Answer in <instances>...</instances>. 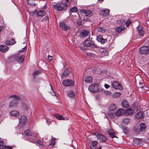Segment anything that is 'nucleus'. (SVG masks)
Instances as JSON below:
<instances>
[{"mask_svg":"<svg viewBox=\"0 0 149 149\" xmlns=\"http://www.w3.org/2000/svg\"><path fill=\"white\" fill-rule=\"evenodd\" d=\"M22 107L24 110H27L29 108L28 105L25 104H23Z\"/></svg>","mask_w":149,"mask_h":149,"instance_id":"37998d69","label":"nucleus"},{"mask_svg":"<svg viewBox=\"0 0 149 149\" xmlns=\"http://www.w3.org/2000/svg\"><path fill=\"white\" fill-rule=\"evenodd\" d=\"M110 119H112L114 118V114L112 113H109L108 114Z\"/></svg>","mask_w":149,"mask_h":149,"instance_id":"09e8293b","label":"nucleus"},{"mask_svg":"<svg viewBox=\"0 0 149 149\" xmlns=\"http://www.w3.org/2000/svg\"><path fill=\"white\" fill-rule=\"evenodd\" d=\"M97 40L99 42H100L101 44H103L107 41V39H104L101 35H99L97 36Z\"/></svg>","mask_w":149,"mask_h":149,"instance_id":"ddd939ff","label":"nucleus"},{"mask_svg":"<svg viewBox=\"0 0 149 149\" xmlns=\"http://www.w3.org/2000/svg\"><path fill=\"white\" fill-rule=\"evenodd\" d=\"M8 49V47L5 45H0V51L5 53L7 52Z\"/></svg>","mask_w":149,"mask_h":149,"instance_id":"f3484780","label":"nucleus"},{"mask_svg":"<svg viewBox=\"0 0 149 149\" xmlns=\"http://www.w3.org/2000/svg\"><path fill=\"white\" fill-rule=\"evenodd\" d=\"M19 119V125L21 126L24 125L27 120L26 117L24 116H22Z\"/></svg>","mask_w":149,"mask_h":149,"instance_id":"0eeeda50","label":"nucleus"},{"mask_svg":"<svg viewBox=\"0 0 149 149\" xmlns=\"http://www.w3.org/2000/svg\"><path fill=\"white\" fill-rule=\"evenodd\" d=\"M97 142L96 141H93L90 145V147L91 149H94L97 146Z\"/></svg>","mask_w":149,"mask_h":149,"instance_id":"bb28decb","label":"nucleus"},{"mask_svg":"<svg viewBox=\"0 0 149 149\" xmlns=\"http://www.w3.org/2000/svg\"><path fill=\"white\" fill-rule=\"evenodd\" d=\"M9 98L15 99L18 100H20V98L19 96L15 95H11L9 97Z\"/></svg>","mask_w":149,"mask_h":149,"instance_id":"58836bf2","label":"nucleus"},{"mask_svg":"<svg viewBox=\"0 0 149 149\" xmlns=\"http://www.w3.org/2000/svg\"><path fill=\"white\" fill-rule=\"evenodd\" d=\"M10 115L17 116H18L19 115V113L18 111L16 110H13L10 112Z\"/></svg>","mask_w":149,"mask_h":149,"instance_id":"c756f323","label":"nucleus"},{"mask_svg":"<svg viewBox=\"0 0 149 149\" xmlns=\"http://www.w3.org/2000/svg\"><path fill=\"white\" fill-rule=\"evenodd\" d=\"M121 95V94L120 93H116L114 96H119Z\"/></svg>","mask_w":149,"mask_h":149,"instance_id":"052dcab7","label":"nucleus"},{"mask_svg":"<svg viewBox=\"0 0 149 149\" xmlns=\"http://www.w3.org/2000/svg\"><path fill=\"white\" fill-rule=\"evenodd\" d=\"M130 121V120L129 118H125L123 120V123L125 124H127L129 123Z\"/></svg>","mask_w":149,"mask_h":149,"instance_id":"ea45409f","label":"nucleus"},{"mask_svg":"<svg viewBox=\"0 0 149 149\" xmlns=\"http://www.w3.org/2000/svg\"><path fill=\"white\" fill-rule=\"evenodd\" d=\"M143 114L142 111L138 112L135 115L136 117L138 119H141L143 117Z\"/></svg>","mask_w":149,"mask_h":149,"instance_id":"a878e982","label":"nucleus"},{"mask_svg":"<svg viewBox=\"0 0 149 149\" xmlns=\"http://www.w3.org/2000/svg\"><path fill=\"white\" fill-rule=\"evenodd\" d=\"M25 56L24 55H22L18 56L17 58V61L19 63H22L24 62Z\"/></svg>","mask_w":149,"mask_h":149,"instance_id":"393cba45","label":"nucleus"},{"mask_svg":"<svg viewBox=\"0 0 149 149\" xmlns=\"http://www.w3.org/2000/svg\"><path fill=\"white\" fill-rule=\"evenodd\" d=\"M146 125L145 123H141L140 124V127L139 129V132H142L145 130Z\"/></svg>","mask_w":149,"mask_h":149,"instance_id":"4be33fe9","label":"nucleus"},{"mask_svg":"<svg viewBox=\"0 0 149 149\" xmlns=\"http://www.w3.org/2000/svg\"><path fill=\"white\" fill-rule=\"evenodd\" d=\"M4 143L3 141H0V148H3Z\"/></svg>","mask_w":149,"mask_h":149,"instance_id":"8fccbe9b","label":"nucleus"},{"mask_svg":"<svg viewBox=\"0 0 149 149\" xmlns=\"http://www.w3.org/2000/svg\"><path fill=\"white\" fill-rule=\"evenodd\" d=\"M88 90L91 93H95L99 91V85L97 84L93 83L88 87Z\"/></svg>","mask_w":149,"mask_h":149,"instance_id":"f03ea898","label":"nucleus"},{"mask_svg":"<svg viewBox=\"0 0 149 149\" xmlns=\"http://www.w3.org/2000/svg\"><path fill=\"white\" fill-rule=\"evenodd\" d=\"M134 112V111L132 108H129L127 109L125 112V114L127 115H132Z\"/></svg>","mask_w":149,"mask_h":149,"instance_id":"aec40b11","label":"nucleus"},{"mask_svg":"<svg viewBox=\"0 0 149 149\" xmlns=\"http://www.w3.org/2000/svg\"><path fill=\"white\" fill-rule=\"evenodd\" d=\"M100 52H101V53H102V54L103 55H106L107 54V52L105 50H104L103 49H100Z\"/></svg>","mask_w":149,"mask_h":149,"instance_id":"a18cd8bd","label":"nucleus"},{"mask_svg":"<svg viewBox=\"0 0 149 149\" xmlns=\"http://www.w3.org/2000/svg\"><path fill=\"white\" fill-rule=\"evenodd\" d=\"M49 20V18L48 16H47L45 17H44L42 18L41 20V22H46L47 21H48Z\"/></svg>","mask_w":149,"mask_h":149,"instance_id":"79ce46f5","label":"nucleus"},{"mask_svg":"<svg viewBox=\"0 0 149 149\" xmlns=\"http://www.w3.org/2000/svg\"><path fill=\"white\" fill-rule=\"evenodd\" d=\"M137 30H138V31L142 30V26H138L137 27Z\"/></svg>","mask_w":149,"mask_h":149,"instance_id":"5fc2aeb1","label":"nucleus"},{"mask_svg":"<svg viewBox=\"0 0 149 149\" xmlns=\"http://www.w3.org/2000/svg\"><path fill=\"white\" fill-rule=\"evenodd\" d=\"M133 144L134 146H136L139 144L140 141L139 139H135L133 141Z\"/></svg>","mask_w":149,"mask_h":149,"instance_id":"e433bc0d","label":"nucleus"},{"mask_svg":"<svg viewBox=\"0 0 149 149\" xmlns=\"http://www.w3.org/2000/svg\"><path fill=\"white\" fill-rule=\"evenodd\" d=\"M124 112V110L122 109H118L116 112L115 114L116 116H119L122 115Z\"/></svg>","mask_w":149,"mask_h":149,"instance_id":"b1692460","label":"nucleus"},{"mask_svg":"<svg viewBox=\"0 0 149 149\" xmlns=\"http://www.w3.org/2000/svg\"><path fill=\"white\" fill-rule=\"evenodd\" d=\"M93 134L94 135L96 136V137H97V135H98V134H100L97 133V132H94Z\"/></svg>","mask_w":149,"mask_h":149,"instance_id":"e2e57ef3","label":"nucleus"},{"mask_svg":"<svg viewBox=\"0 0 149 149\" xmlns=\"http://www.w3.org/2000/svg\"><path fill=\"white\" fill-rule=\"evenodd\" d=\"M40 73V71L39 70H38L35 71L33 73V76L35 77L36 76L38 75Z\"/></svg>","mask_w":149,"mask_h":149,"instance_id":"a19ab883","label":"nucleus"},{"mask_svg":"<svg viewBox=\"0 0 149 149\" xmlns=\"http://www.w3.org/2000/svg\"><path fill=\"white\" fill-rule=\"evenodd\" d=\"M111 85L113 88L116 89L122 90L123 89L121 84L117 81H113L111 83Z\"/></svg>","mask_w":149,"mask_h":149,"instance_id":"39448f33","label":"nucleus"},{"mask_svg":"<svg viewBox=\"0 0 149 149\" xmlns=\"http://www.w3.org/2000/svg\"><path fill=\"white\" fill-rule=\"evenodd\" d=\"M13 148L12 146H3V149H12Z\"/></svg>","mask_w":149,"mask_h":149,"instance_id":"de8ad7c7","label":"nucleus"},{"mask_svg":"<svg viewBox=\"0 0 149 149\" xmlns=\"http://www.w3.org/2000/svg\"><path fill=\"white\" fill-rule=\"evenodd\" d=\"M97 137L101 142H104L107 139L106 137L104 135L101 134L97 135Z\"/></svg>","mask_w":149,"mask_h":149,"instance_id":"9b49d317","label":"nucleus"},{"mask_svg":"<svg viewBox=\"0 0 149 149\" xmlns=\"http://www.w3.org/2000/svg\"><path fill=\"white\" fill-rule=\"evenodd\" d=\"M80 13L83 14H85L86 16L90 17L93 15V13L91 11L86 9H81L80 10Z\"/></svg>","mask_w":149,"mask_h":149,"instance_id":"423d86ee","label":"nucleus"},{"mask_svg":"<svg viewBox=\"0 0 149 149\" xmlns=\"http://www.w3.org/2000/svg\"><path fill=\"white\" fill-rule=\"evenodd\" d=\"M105 88H108L110 87V86L107 84H105L104 85Z\"/></svg>","mask_w":149,"mask_h":149,"instance_id":"bf43d9fd","label":"nucleus"},{"mask_svg":"<svg viewBox=\"0 0 149 149\" xmlns=\"http://www.w3.org/2000/svg\"><path fill=\"white\" fill-rule=\"evenodd\" d=\"M53 58V57L52 56H51L50 55H48V56L47 58L50 61Z\"/></svg>","mask_w":149,"mask_h":149,"instance_id":"4d7b16f0","label":"nucleus"},{"mask_svg":"<svg viewBox=\"0 0 149 149\" xmlns=\"http://www.w3.org/2000/svg\"><path fill=\"white\" fill-rule=\"evenodd\" d=\"M45 11L40 10L37 12V15L38 17H42L45 15Z\"/></svg>","mask_w":149,"mask_h":149,"instance_id":"7c9ffc66","label":"nucleus"},{"mask_svg":"<svg viewBox=\"0 0 149 149\" xmlns=\"http://www.w3.org/2000/svg\"><path fill=\"white\" fill-rule=\"evenodd\" d=\"M60 27L63 30L66 31L70 29V26H67L66 24L63 22H61L60 24Z\"/></svg>","mask_w":149,"mask_h":149,"instance_id":"f8f14e48","label":"nucleus"},{"mask_svg":"<svg viewBox=\"0 0 149 149\" xmlns=\"http://www.w3.org/2000/svg\"><path fill=\"white\" fill-rule=\"evenodd\" d=\"M139 53L141 54L146 55L149 54V48L147 46H142L139 49Z\"/></svg>","mask_w":149,"mask_h":149,"instance_id":"7ed1b4c3","label":"nucleus"},{"mask_svg":"<svg viewBox=\"0 0 149 149\" xmlns=\"http://www.w3.org/2000/svg\"><path fill=\"white\" fill-rule=\"evenodd\" d=\"M97 29L98 31L99 32H101V33H103L106 30V29L104 28L103 27H100V26L98 27L97 28Z\"/></svg>","mask_w":149,"mask_h":149,"instance_id":"473e14b6","label":"nucleus"},{"mask_svg":"<svg viewBox=\"0 0 149 149\" xmlns=\"http://www.w3.org/2000/svg\"><path fill=\"white\" fill-rule=\"evenodd\" d=\"M106 93H107L106 94H107L109 95H110L111 94V92L110 91H108V92H106Z\"/></svg>","mask_w":149,"mask_h":149,"instance_id":"0e129e2a","label":"nucleus"},{"mask_svg":"<svg viewBox=\"0 0 149 149\" xmlns=\"http://www.w3.org/2000/svg\"><path fill=\"white\" fill-rule=\"evenodd\" d=\"M93 47H95V48H97L98 47V46L95 45V44H94L92 42L91 43V45Z\"/></svg>","mask_w":149,"mask_h":149,"instance_id":"6e6d98bb","label":"nucleus"},{"mask_svg":"<svg viewBox=\"0 0 149 149\" xmlns=\"http://www.w3.org/2000/svg\"><path fill=\"white\" fill-rule=\"evenodd\" d=\"M70 72L68 69H66L62 74L61 77V78H64L68 76Z\"/></svg>","mask_w":149,"mask_h":149,"instance_id":"5701e85b","label":"nucleus"},{"mask_svg":"<svg viewBox=\"0 0 149 149\" xmlns=\"http://www.w3.org/2000/svg\"><path fill=\"white\" fill-rule=\"evenodd\" d=\"M126 25L127 26L129 25L130 24V23H128L127 22H126Z\"/></svg>","mask_w":149,"mask_h":149,"instance_id":"69168bd1","label":"nucleus"},{"mask_svg":"<svg viewBox=\"0 0 149 149\" xmlns=\"http://www.w3.org/2000/svg\"><path fill=\"white\" fill-rule=\"evenodd\" d=\"M89 33V32L86 30L83 31L80 33L79 36L82 38H85L86 37Z\"/></svg>","mask_w":149,"mask_h":149,"instance_id":"2eb2a0df","label":"nucleus"},{"mask_svg":"<svg viewBox=\"0 0 149 149\" xmlns=\"http://www.w3.org/2000/svg\"><path fill=\"white\" fill-rule=\"evenodd\" d=\"M53 7L55 10L61 11L66 10L67 8V4L66 3H59L54 4Z\"/></svg>","mask_w":149,"mask_h":149,"instance_id":"f257e3e1","label":"nucleus"},{"mask_svg":"<svg viewBox=\"0 0 149 149\" xmlns=\"http://www.w3.org/2000/svg\"><path fill=\"white\" fill-rule=\"evenodd\" d=\"M85 47H89L91 45V39L89 38H87L83 43Z\"/></svg>","mask_w":149,"mask_h":149,"instance_id":"4468645a","label":"nucleus"},{"mask_svg":"<svg viewBox=\"0 0 149 149\" xmlns=\"http://www.w3.org/2000/svg\"><path fill=\"white\" fill-rule=\"evenodd\" d=\"M88 20H89V19H84L82 20V22H85L88 21Z\"/></svg>","mask_w":149,"mask_h":149,"instance_id":"680f3d73","label":"nucleus"},{"mask_svg":"<svg viewBox=\"0 0 149 149\" xmlns=\"http://www.w3.org/2000/svg\"><path fill=\"white\" fill-rule=\"evenodd\" d=\"M25 134L28 137L27 138L29 139L34 140L35 139V137L32 134H31V131L29 130H26L24 132Z\"/></svg>","mask_w":149,"mask_h":149,"instance_id":"6e6552de","label":"nucleus"},{"mask_svg":"<svg viewBox=\"0 0 149 149\" xmlns=\"http://www.w3.org/2000/svg\"><path fill=\"white\" fill-rule=\"evenodd\" d=\"M18 101L16 100H14L11 102L9 104V107L11 108H15L16 107L18 104Z\"/></svg>","mask_w":149,"mask_h":149,"instance_id":"1a4fd4ad","label":"nucleus"},{"mask_svg":"<svg viewBox=\"0 0 149 149\" xmlns=\"http://www.w3.org/2000/svg\"><path fill=\"white\" fill-rule=\"evenodd\" d=\"M93 81V78L91 76H88L86 77L85 79V81L87 83L91 82Z\"/></svg>","mask_w":149,"mask_h":149,"instance_id":"c85d7f7f","label":"nucleus"},{"mask_svg":"<svg viewBox=\"0 0 149 149\" xmlns=\"http://www.w3.org/2000/svg\"><path fill=\"white\" fill-rule=\"evenodd\" d=\"M101 146L97 148L96 149H101Z\"/></svg>","mask_w":149,"mask_h":149,"instance_id":"774afa93","label":"nucleus"},{"mask_svg":"<svg viewBox=\"0 0 149 149\" xmlns=\"http://www.w3.org/2000/svg\"><path fill=\"white\" fill-rule=\"evenodd\" d=\"M26 47H24L22 48L21 50H20L19 51V52H24V51H25L26 50Z\"/></svg>","mask_w":149,"mask_h":149,"instance_id":"603ef678","label":"nucleus"},{"mask_svg":"<svg viewBox=\"0 0 149 149\" xmlns=\"http://www.w3.org/2000/svg\"><path fill=\"white\" fill-rule=\"evenodd\" d=\"M125 29V27L122 25H120L119 26L117 27L115 29L116 31L118 33H120L122 31L124 30Z\"/></svg>","mask_w":149,"mask_h":149,"instance_id":"412c9836","label":"nucleus"},{"mask_svg":"<svg viewBox=\"0 0 149 149\" xmlns=\"http://www.w3.org/2000/svg\"><path fill=\"white\" fill-rule=\"evenodd\" d=\"M122 106L123 108H125L129 106L128 102L125 100H123L122 102Z\"/></svg>","mask_w":149,"mask_h":149,"instance_id":"2f4dec72","label":"nucleus"},{"mask_svg":"<svg viewBox=\"0 0 149 149\" xmlns=\"http://www.w3.org/2000/svg\"><path fill=\"white\" fill-rule=\"evenodd\" d=\"M77 7H74L70 9V11L71 12H77Z\"/></svg>","mask_w":149,"mask_h":149,"instance_id":"c03bdc74","label":"nucleus"},{"mask_svg":"<svg viewBox=\"0 0 149 149\" xmlns=\"http://www.w3.org/2000/svg\"><path fill=\"white\" fill-rule=\"evenodd\" d=\"M109 10L107 9L100 10V14L102 16L106 17L109 14Z\"/></svg>","mask_w":149,"mask_h":149,"instance_id":"9d476101","label":"nucleus"},{"mask_svg":"<svg viewBox=\"0 0 149 149\" xmlns=\"http://www.w3.org/2000/svg\"><path fill=\"white\" fill-rule=\"evenodd\" d=\"M35 1V0H27V3L29 5L34 6L35 5L34 3Z\"/></svg>","mask_w":149,"mask_h":149,"instance_id":"72a5a7b5","label":"nucleus"},{"mask_svg":"<svg viewBox=\"0 0 149 149\" xmlns=\"http://www.w3.org/2000/svg\"><path fill=\"white\" fill-rule=\"evenodd\" d=\"M107 132L111 138H113L115 137L117 138V137L116 136V133L114 132L112 129H109L107 131Z\"/></svg>","mask_w":149,"mask_h":149,"instance_id":"dca6fc26","label":"nucleus"},{"mask_svg":"<svg viewBox=\"0 0 149 149\" xmlns=\"http://www.w3.org/2000/svg\"><path fill=\"white\" fill-rule=\"evenodd\" d=\"M54 116L59 120H68L69 119L68 118L63 117L62 116L57 114H55Z\"/></svg>","mask_w":149,"mask_h":149,"instance_id":"a211bd4d","label":"nucleus"},{"mask_svg":"<svg viewBox=\"0 0 149 149\" xmlns=\"http://www.w3.org/2000/svg\"><path fill=\"white\" fill-rule=\"evenodd\" d=\"M109 109L110 111H113L116 109V105L114 103L111 104L109 108Z\"/></svg>","mask_w":149,"mask_h":149,"instance_id":"cd10ccee","label":"nucleus"},{"mask_svg":"<svg viewBox=\"0 0 149 149\" xmlns=\"http://www.w3.org/2000/svg\"><path fill=\"white\" fill-rule=\"evenodd\" d=\"M117 23L118 24H123L124 23L123 21H121V20H118L117 21Z\"/></svg>","mask_w":149,"mask_h":149,"instance_id":"13d9d810","label":"nucleus"},{"mask_svg":"<svg viewBox=\"0 0 149 149\" xmlns=\"http://www.w3.org/2000/svg\"><path fill=\"white\" fill-rule=\"evenodd\" d=\"M56 139L55 138H53L52 139L50 145L52 146H53L54 145L55 143Z\"/></svg>","mask_w":149,"mask_h":149,"instance_id":"4c0bfd02","label":"nucleus"},{"mask_svg":"<svg viewBox=\"0 0 149 149\" xmlns=\"http://www.w3.org/2000/svg\"><path fill=\"white\" fill-rule=\"evenodd\" d=\"M69 0H65V2L67 3H69Z\"/></svg>","mask_w":149,"mask_h":149,"instance_id":"338daca9","label":"nucleus"},{"mask_svg":"<svg viewBox=\"0 0 149 149\" xmlns=\"http://www.w3.org/2000/svg\"><path fill=\"white\" fill-rule=\"evenodd\" d=\"M16 43L14 39H12L9 40H7L5 42V44L6 45H13Z\"/></svg>","mask_w":149,"mask_h":149,"instance_id":"6ab92c4d","label":"nucleus"},{"mask_svg":"<svg viewBox=\"0 0 149 149\" xmlns=\"http://www.w3.org/2000/svg\"><path fill=\"white\" fill-rule=\"evenodd\" d=\"M74 83L73 81L70 79L64 80L62 82V84L65 86H72L74 85Z\"/></svg>","mask_w":149,"mask_h":149,"instance_id":"20e7f679","label":"nucleus"},{"mask_svg":"<svg viewBox=\"0 0 149 149\" xmlns=\"http://www.w3.org/2000/svg\"><path fill=\"white\" fill-rule=\"evenodd\" d=\"M68 95L70 97H73L74 96V93L72 91H70L68 94Z\"/></svg>","mask_w":149,"mask_h":149,"instance_id":"c9c22d12","label":"nucleus"},{"mask_svg":"<svg viewBox=\"0 0 149 149\" xmlns=\"http://www.w3.org/2000/svg\"><path fill=\"white\" fill-rule=\"evenodd\" d=\"M139 34L140 36H143L144 34V31L142 30V31H138Z\"/></svg>","mask_w":149,"mask_h":149,"instance_id":"3c124183","label":"nucleus"},{"mask_svg":"<svg viewBox=\"0 0 149 149\" xmlns=\"http://www.w3.org/2000/svg\"><path fill=\"white\" fill-rule=\"evenodd\" d=\"M86 55L89 57L94 58L95 56V54L93 53L86 52Z\"/></svg>","mask_w":149,"mask_h":149,"instance_id":"f704fd0d","label":"nucleus"},{"mask_svg":"<svg viewBox=\"0 0 149 149\" xmlns=\"http://www.w3.org/2000/svg\"><path fill=\"white\" fill-rule=\"evenodd\" d=\"M77 25L79 26H81L82 25V22L81 20L77 21Z\"/></svg>","mask_w":149,"mask_h":149,"instance_id":"864d4df0","label":"nucleus"},{"mask_svg":"<svg viewBox=\"0 0 149 149\" xmlns=\"http://www.w3.org/2000/svg\"><path fill=\"white\" fill-rule=\"evenodd\" d=\"M123 131L125 133H127L128 132V130L127 128L126 127H122Z\"/></svg>","mask_w":149,"mask_h":149,"instance_id":"49530a36","label":"nucleus"}]
</instances>
